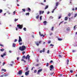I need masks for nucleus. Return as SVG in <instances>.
Returning <instances> with one entry per match:
<instances>
[{
  "label": "nucleus",
  "mask_w": 77,
  "mask_h": 77,
  "mask_svg": "<svg viewBox=\"0 0 77 77\" xmlns=\"http://www.w3.org/2000/svg\"><path fill=\"white\" fill-rule=\"evenodd\" d=\"M26 48V47L25 45H23L19 47V50L21 51H24Z\"/></svg>",
  "instance_id": "nucleus-1"
},
{
  "label": "nucleus",
  "mask_w": 77,
  "mask_h": 77,
  "mask_svg": "<svg viewBox=\"0 0 77 77\" xmlns=\"http://www.w3.org/2000/svg\"><path fill=\"white\" fill-rule=\"evenodd\" d=\"M17 26L20 29H21L23 28V26L22 25H20V24L17 25Z\"/></svg>",
  "instance_id": "nucleus-2"
},
{
  "label": "nucleus",
  "mask_w": 77,
  "mask_h": 77,
  "mask_svg": "<svg viewBox=\"0 0 77 77\" xmlns=\"http://www.w3.org/2000/svg\"><path fill=\"white\" fill-rule=\"evenodd\" d=\"M42 42V41H40L39 42H35V44L37 46H38L39 45V44H41Z\"/></svg>",
  "instance_id": "nucleus-3"
},
{
  "label": "nucleus",
  "mask_w": 77,
  "mask_h": 77,
  "mask_svg": "<svg viewBox=\"0 0 77 77\" xmlns=\"http://www.w3.org/2000/svg\"><path fill=\"white\" fill-rule=\"evenodd\" d=\"M29 72H30L29 71H28L27 72H25V75L27 76V75H29Z\"/></svg>",
  "instance_id": "nucleus-4"
},
{
  "label": "nucleus",
  "mask_w": 77,
  "mask_h": 77,
  "mask_svg": "<svg viewBox=\"0 0 77 77\" xmlns=\"http://www.w3.org/2000/svg\"><path fill=\"white\" fill-rule=\"evenodd\" d=\"M18 74H19V75H21V74H23V71L22 70H20L19 71Z\"/></svg>",
  "instance_id": "nucleus-5"
},
{
  "label": "nucleus",
  "mask_w": 77,
  "mask_h": 77,
  "mask_svg": "<svg viewBox=\"0 0 77 77\" xmlns=\"http://www.w3.org/2000/svg\"><path fill=\"white\" fill-rule=\"evenodd\" d=\"M19 39L18 41L19 42H22V38H21V37L20 36H19Z\"/></svg>",
  "instance_id": "nucleus-6"
},
{
  "label": "nucleus",
  "mask_w": 77,
  "mask_h": 77,
  "mask_svg": "<svg viewBox=\"0 0 77 77\" xmlns=\"http://www.w3.org/2000/svg\"><path fill=\"white\" fill-rule=\"evenodd\" d=\"M30 56H29V55L28 54L27 56H26V60L27 59H28L29 60L30 59Z\"/></svg>",
  "instance_id": "nucleus-7"
},
{
  "label": "nucleus",
  "mask_w": 77,
  "mask_h": 77,
  "mask_svg": "<svg viewBox=\"0 0 77 77\" xmlns=\"http://www.w3.org/2000/svg\"><path fill=\"white\" fill-rule=\"evenodd\" d=\"M50 67V71H51V69H54V66H53V65H51Z\"/></svg>",
  "instance_id": "nucleus-8"
},
{
  "label": "nucleus",
  "mask_w": 77,
  "mask_h": 77,
  "mask_svg": "<svg viewBox=\"0 0 77 77\" xmlns=\"http://www.w3.org/2000/svg\"><path fill=\"white\" fill-rule=\"evenodd\" d=\"M42 71V69H39L38 70L37 74H39V72H41Z\"/></svg>",
  "instance_id": "nucleus-9"
},
{
  "label": "nucleus",
  "mask_w": 77,
  "mask_h": 77,
  "mask_svg": "<svg viewBox=\"0 0 77 77\" xmlns=\"http://www.w3.org/2000/svg\"><path fill=\"white\" fill-rule=\"evenodd\" d=\"M39 35L40 36H43V37L44 38V36H45V35H43V34H42L41 35V32H39Z\"/></svg>",
  "instance_id": "nucleus-10"
},
{
  "label": "nucleus",
  "mask_w": 77,
  "mask_h": 77,
  "mask_svg": "<svg viewBox=\"0 0 77 77\" xmlns=\"http://www.w3.org/2000/svg\"><path fill=\"white\" fill-rule=\"evenodd\" d=\"M59 2H57L56 3V7L58 6V5H59Z\"/></svg>",
  "instance_id": "nucleus-11"
},
{
  "label": "nucleus",
  "mask_w": 77,
  "mask_h": 77,
  "mask_svg": "<svg viewBox=\"0 0 77 77\" xmlns=\"http://www.w3.org/2000/svg\"><path fill=\"white\" fill-rule=\"evenodd\" d=\"M12 46L13 47H15V46H16V44L15 43H13Z\"/></svg>",
  "instance_id": "nucleus-12"
},
{
  "label": "nucleus",
  "mask_w": 77,
  "mask_h": 77,
  "mask_svg": "<svg viewBox=\"0 0 77 77\" xmlns=\"http://www.w3.org/2000/svg\"><path fill=\"white\" fill-rule=\"evenodd\" d=\"M3 55L4 56H6V52H5L3 54Z\"/></svg>",
  "instance_id": "nucleus-13"
},
{
  "label": "nucleus",
  "mask_w": 77,
  "mask_h": 77,
  "mask_svg": "<svg viewBox=\"0 0 77 77\" xmlns=\"http://www.w3.org/2000/svg\"><path fill=\"white\" fill-rule=\"evenodd\" d=\"M43 23H44V25H46V24H47V21H45L43 22Z\"/></svg>",
  "instance_id": "nucleus-14"
},
{
  "label": "nucleus",
  "mask_w": 77,
  "mask_h": 77,
  "mask_svg": "<svg viewBox=\"0 0 77 77\" xmlns=\"http://www.w3.org/2000/svg\"><path fill=\"white\" fill-rule=\"evenodd\" d=\"M65 21H67V20H68V17H66L65 18Z\"/></svg>",
  "instance_id": "nucleus-15"
},
{
  "label": "nucleus",
  "mask_w": 77,
  "mask_h": 77,
  "mask_svg": "<svg viewBox=\"0 0 77 77\" xmlns=\"http://www.w3.org/2000/svg\"><path fill=\"white\" fill-rule=\"evenodd\" d=\"M67 31H69V27H68L66 28Z\"/></svg>",
  "instance_id": "nucleus-16"
},
{
  "label": "nucleus",
  "mask_w": 77,
  "mask_h": 77,
  "mask_svg": "<svg viewBox=\"0 0 77 77\" xmlns=\"http://www.w3.org/2000/svg\"><path fill=\"white\" fill-rule=\"evenodd\" d=\"M68 64H69V60L67 59V65H68Z\"/></svg>",
  "instance_id": "nucleus-17"
},
{
  "label": "nucleus",
  "mask_w": 77,
  "mask_h": 77,
  "mask_svg": "<svg viewBox=\"0 0 77 77\" xmlns=\"http://www.w3.org/2000/svg\"><path fill=\"white\" fill-rule=\"evenodd\" d=\"M2 70L3 71H4V72H6V69H2Z\"/></svg>",
  "instance_id": "nucleus-18"
},
{
  "label": "nucleus",
  "mask_w": 77,
  "mask_h": 77,
  "mask_svg": "<svg viewBox=\"0 0 77 77\" xmlns=\"http://www.w3.org/2000/svg\"><path fill=\"white\" fill-rule=\"evenodd\" d=\"M48 8V5H46L45 8V9H47V8Z\"/></svg>",
  "instance_id": "nucleus-19"
},
{
  "label": "nucleus",
  "mask_w": 77,
  "mask_h": 77,
  "mask_svg": "<svg viewBox=\"0 0 77 77\" xmlns=\"http://www.w3.org/2000/svg\"><path fill=\"white\" fill-rule=\"evenodd\" d=\"M5 50V49H0V51H4Z\"/></svg>",
  "instance_id": "nucleus-20"
},
{
  "label": "nucleus",
  "mask_w": 77,
  "mask_h": 77,
  "mask_svg": "<svg viewBox=\"0 0 77 77\" xmlns=\"http://www.w3.org/2000/svg\"><path fill=\"white\" fill-rule=\"evenodd\" d=\"M49 65V63H46V66L47 67Z\"/></svg>",
  "instance_id": "nucleus-21"
},
{
  "label": "nucleus",
  "mask_w": 77,
  "mask_h": 77,
  "mask_svg": "<svg viewBox=\"0 0 77 77\" xmlns=\"http://www.w3.org/2000/svg\"><path fill=\"white\" fill-rule=\"evenodd\" d=\"M22 58L23 59H26V56L25 55H23L22 57Z\"/></svg>",
  "instance_id": "nucleus-22"
},
{
  "label": "nucleus",
  "mask_w": 77,
  "mask_h": 77,
  "mask_svg": "<svg viewBox=\"0 0 77 77\" xmlns=\"http://www.w3.org/2000/svg\"><path fill=\"white\" fill-rule=\"evenodd\" d=\"M22 10L23 12H25L26 11V9L24 8L22 9Z\"/></svg>",
  "instance_id": "nucleus-23"
},
{
  "label": "nucleus",
  "mask_w": 77,
  "mask_h": 77,
  "mask_svg": "<svg viewBox=\"0 0 77 77\" xmlns=\"http://www.w3.org/2000/svg\"><path fill=\"white\" fill-rule=\"evenodd\" d=\"M29 13H27L26 14V15H29Z\"/></svg>",
  "instance_id": "nucleus-24"
},
{
  "label": "nucleus",
  "mask_w": 77,
  "mask_h": 77,
  "mask_svg": "<svg viewBox=\"0 0 77 77\" xmlns=\"http://www.w3.org/2000/svg\"><path fill=\"white\" fill-rule=\"evenodd\" d=\"M53 61L52 60H51L50 61V62H49V63H53Z\"/></svg>",
  "instance_id": "nucleus-25"
},
{
  "label": "nucleus",
  "mask_w": 77,
  "mask_h": 77,
  "mask_svg": "<svg viewBox=\"0 0 77 77\" xmlns=\"http://www.w3.org/2000/svg\"><path fill=\"white\" fill-rule=\"evenodd\" d=\"M77 25H75V26H74V29H76V28H77Z\"/></svg>",
  "instance_id": "nucleus-26"
},
{
  "label": "nucleus",
  "mask_w": 77,
  "mask_h": 77,
  "mask_svg": "<svg viewBox=\"0 0 77 77\" xmlns=\"http://www.w3.org/2000/svg\"><path fill=\"white\" fill-rule=\"evenodd\" d=\"M54 74V72H52V73H50V74L51 75H53Z\"/></svg>",
  "instance_id": "nucleus-27"
},
{
  "label": "nucleus",
  "mask_w": 77,
  "mask_h": 77,
  "mask_svg": "<svg viewBox=\"0 0 77 77\" xmlns=\"http://www.w3.org/2000/svg\"><path fill=\"white\" fill-rule=\"evenodd\" d=\"M39 15L37 16L36 17V18H37V19H38V18H39Z\"/></svg>",
  "instance_id": "nucleus-28"
},
{
  "label": "nucleus",
  "mask_w": 77,
  "mask_h": 77,
  "mask_svg": "<svg viewBox=\"0 0 77 77\" xmlns=\"http://www.w3.org/2000/svg\"><path fill=\"white\" fill-rule=\"evenodd\" d=\"M29 69V68L28 67H26V69L25 71H28Z\"/></svg>",
  "instance_id": "nucleus-29"
},
{
  "label": "nucleus",
  "mask_w": 77,
  "mask_h": 77,
  "mask_svg": "<svg viewBox=\"0 0 77 77\" xmlns=\"http://www.w3.org/2000/svg\"><path fill=\"white\" fill-rule=\"evenodd\" d=\"M2 12H3V10H2L1 9H0V14L2 13Z\"/></svg>",
  "instance_id": "nucleus-30"
},
{
  "label": "nucleus",
  "mask_w": 77,
  "mask_h": 77,
  "mask_svg": "<svg viewBox=\"0 0 77 77\" xmlns=\"http://www.w3.org/2000/svg\"><path fill=\"white\" fill-rule=\"evenodd\" d=\"M48 44H50L51 43V41L50 40L48 42Z\"/></svg>",
  "instance_id": "nucleus-31"
},
{
  "label": "nucleus",
  "mask_w": 77,
  "mask_h": 77,
  "mask_svg": "<svg viewBox=\"0 0 77 77\" xmlns=\"http://www.w3.org/2000/svg\"><path fill=\"white\" fill-rule=\"evenodd\" d=\"M71 15V13H69V14H68V16L69 17H70Z\"/></svg>",
  "instance_id": "nucleus-32"
},
{
  "label": "nucleus",
  "mask_w": 77,
  "mask_h": 77,
  "mask_svg": "<svg viewBox=\"0 0 77 77\" xmlns=\"http://www.w3.org/2000/svg\"><path fill=\"white\" fill-rule=\"evenodd\" d=\"M58 41H62V39H61V38H58Z\"/></svg>",
  "instance_id": "nucleus-33"
},
{
  "label": "nucleus",
  "mask_w": 77,
  "mask_h": 77,
  "mask_svg": "<svg viewBox=\"0 0 77 77\" xmlns=\"http://www.w3.org/2000/svg\"><path fill=\"white\" fill-rule=\"evenodd\" d=\"M41 14H42V11H39V14L41 15Z\"/></svg>",
  "instance_id": "nucleus-34"
},
{
  "label": "nucleus",
  "mask_w": 77,
  "mask_h": 77,
  "mask_svg": "<svg viewBox=\"0 0 77 77\" xmlns=\"http://www.w3.org/2000/svg\"><path fill=\"white\" fill-rule=\"evenodd\" d=\"M77 16V14H75V16H74V17H76Z\"/></svg>",
  "instance_id": "nucleus-35"
},
{
  "label": "nucleus",
  "mask_w": 77,
  "mask_h": 77,
  "mask_svg": "<svg viewBox=\"0 0 77 77\" xmlns=\"http://www.w3.org/2000/svg\"><path fill=\"white\" fill-rule=\"evenodd\" d=\"M25 53V51H23L22 52V54L23 55H24V54Z\"/></svg>",
  "instance_id": "nucleus-36"
},
{
  "label": "nucleus",
  "mask_w": 77,
  "mask_h": 77,
  "mask_svg": "<svg viewBox=\"0 0 77 77\" xmlns=\"http://www.w3.org/2000/svg\"><path fill=\"white\" fill-rule=\"evenodd\" d=\"M53 29H54V27H52V28H51V30H52V31H53V30H54Z\"/></svg>",
  "instance_id": "nucleus-37"
},
{
  "label": "nucleus",
  "mask_w": 77,
  "mask_h": 77,
  "mask_svg": "<svg viewBox=\"0 0 77 77\" xmlns=\"http://www.w3.org/2000/svg\"><path fill=\"white\" fill-rule=\"evenodd\" d=\"M50 46L52 47H54V45H53V44H51Z\"/></svg>",
  "instance_id": "nucleus-38"
},
{
  "label": "nucleus",
  "mask_w": 77,
  "mask_h": 77,
  "mask_svg": "<svg viewBox=\"0 0 77 77\" xmlns=\"http://www.w3.org/2000/svg\"><path fill=\"white\" fill-rule=\"evenodd\" d=\"M42 16H41L40 18V20H42Z\"/></svg>",
  "instance_id": "nucleus-39"
},
{
  "label": "nucleus",
  "mask_w": 77,
  "mask_h": 77,
  "mask_svg": "<svg viewBox=\"0 0 77 77\" xmlns=\"http://www.w3.org/2000/svg\"><path fill=\"white\" fill-rule=\"evenodd\" d=\"M23 43H21V42H19V44L20 45H21Z\"/></svg>",
  "instance_id": "nucleus-40"
},
{
  "label": "nucleus",
  "mask_w": 77,
  "mask_h": 77,
  "mask_svg": "<svg viewBox=\"0 0 77 77\" xmlns=\"http://www.w3.org/2000/svg\"><path fill=\"white\" fill-rule=\"evenodd\" d=\"M28 10L29 11H31V9H30V8H28Z\"/></svg>",
  "instance_id": "nucleus-41"
},
{
  "label": "nucleus",
  "mask_w": 77,
  "mask_h": 77,
  "mask_svg": "<svg viewBox=\"0 0 77 77\" xmlns=\"http://www.w3.org/2000/svg\"><path fill=\"white\" fill-rule=\"evenodd\" d=\"M23 30H24L25 31H26V28L25 27L24 28H23Z\"/></svg>",
  "instance_id": "nucleus-42"
},
{
  "label": "nucleus",
  "mask_w": 77,
  "mask_h": 77,
  "mask_svg": "<svg viewBox=\"0 0 77 77\" xmlns=\"http://www.w3.org/2000/svg\"><path fill=\"white\" fill-rule=\"evenodd\" d=\"M45 48H44L43 49V52H45Z\"/></svg>",
  "instance_id": "nucleus-43"
},
{
  "label": "nucleus",
  "mask_w": 77,
  "mask_h": 77,
  "mask_svg": "<svg viewBox=\"0 0 77 77\" xmlns=\"http://www.w3.org/2000/svg\"><path fill=\"white\" fill-rule=\"evenodd\" d=\"M17 41V39H15L14 40V42H16Z\"/></svg>",
  "instance_id": "nucleus-44"
},
{
  "label": "nucleus",
  "mask_w": 77,
  "mask_h": 77,
  "mask_svg": "<svg viewBox=\"0 0 77 77\" xmlns=\"http://www.w3.org/2000/svg\"><path fill=\"white\" fill-rule=\"evenodd\" d=\"M70 72H71V73H72V72H73V71H72V70H70Z\"/></svg>",
  "instance_id": "nucleus-45"
},
{
  "label": "nucleus",
  "mask_w": 77,
  "mask_h": 77,
  "mask_svg": "<svg viewBox=\"0 0 77 77\" xmlns=\"http://www.w3.org/2000/svg\"><path fill=\"white\" fill-rule=\"evenodd\" d=\"M53 34V32H51L50 34V36H51V35H52Z\"/></svg>",
  "instance_id": "nucleus-46"
},
{
  "label": "nucleus",
  "mask_w": 77,
  "mask_h": 77,
  "mask_svg": "<svg viewBox=\"0 0 77 77\" xmlns=\"http://www.w3.org/2000/svg\"><path fill=\"white\" fill-rule=\"evenodd\" d=\"M55 9H54L53 10V11H52V13H54V11H55Z\"/></svg>",
  "instance_id": "nucleus-47"
},
{
  "label": "nucleus",
  "mask_w": 77,
  "mask_h": 77,
  "mask_svg": "<svg viewBox=\"0 0 77 77\" xmlns=\"http://www.w3.org/2000/svg\"><path fill=\"white\" fill-rule=\"evenodd\" d=\"M47 53H48V54H49V53H50V51H49V50L48 51Z\"/></svg>",
  "instance_id": "nucleus-48"
},
{
  "label": "nucleus",
  "mask_w": 77,
  "mask_h": 77,
  "mask_svg": "<svg viewBox=\"0 0 77 77\" xmlns=\"http://www.w3.org/2000/svg\"><path fill=\"white\" fill-rule=\"evenodd\" d=\"M42 52H43V51H40V53H42Z\"/></svg>",
  "instance_id": "nucleus-49"
},
{
  "label": "nucleus",
  "mask_w": 77,
  "mask_h": 77,
  "mask_svg": "<svg viewBox=\"0 0 77 77\" xmlns=\"http://www.w3.org/2000/svg\"><path fill=\"white\" fill-rule=\"evenodd\" d=\"M0 46H1V47H3V45L2 44H0Z\"/></svg>",
  "instance_id": "nucleus-50"
},
{
  "label": "nucleus",
  "mask_w": 77,
  "mask_h": 77,
  "mask_svg": "<svg viewBox=\"0 0 77 77\" xmlns=\"http://www.w3.org/2000/svg\"><path fill=\"white\" fill-rule=\"evenodd\" d=\"M15 21H18V19H15L14 20Z\"/></svg>",
  "instance_id": "nucleus-51"
},
{
  "label": "nucleus",
  "mask_w": 77,
  "mask_h": 77,
  "mask_svg": "<svg viewBox=\"0 0 77 77\" xmlns=\"http://www.w3.org/2000/svg\"><path fill=\"white\" fill-rule=\"evenodd\" d=\"M36 72H37V71L36 70H35L34 71V73H36Z\"/></svg>",
  "instance_id": "nucleus-52"
},
{
  "label": "nucleus",
  "mask_w": 77,
  "mask_h": 77,
  "mask_svg": "<svg viewBox=\"0 0 77 77\" xmlns=\"http://www.w3.org/2000/svg\"><path fill=\"white\" fill-rule=\"evenodd\" d=\"M35 66H39V64H36L35 65Z\"/></svg>",
  "instance_id": "nucleus-53"
},
{
  "label": "nucleus",
  "mask_w": 77,
  "mask_h": 77,
  "mask_svg": "<svg viewBox=\"0 0 77 77\" xmlns=\"http://www.w3.org/2000/svg\"><path fill=\"white\" fill-rule=\"evenodd\" d=\"M5 63V62H4V63H2V65H5V63Z\"/></svg>",
  "instance_id": "nucleus-54"
},
{
  "label": "nucleus",
  "mask_w": 77,
  "mask_h": 77,
  "mask_svg": "<svg viewBox=\"0 0 77 77\" xmlns=\"http://www.w3.org/2000/svg\"><path fill=\"white\" fill-rule=\"evenodd\" d=\"M8 74L4 75V76L5 77H6V76H8Z\"/></svg>",
  "instance_id": "nucleus-55"
},
{
  "label": "nucleus",
  "mask_w": 77,
  "mask_h": 77,
  "mask_svg": "<svg viewBox=\"0 0 77 77\" xmlns=\"http://www.w3.org/2000/svg\"><path fill=\"white\" fill-rule=\"evenodd\" d=\"M20 59V58L19 57H17V60H19V59Z\"/></svg>",
  "instance_id": "nucleus-56"
},
{
  "label": "nucleus",
  "mask_w": 77,
  "mask_h": 77,
  "mask_svg": "<svg viewBox=\"0 0 77 77\" xmlns=\"http://www.w3.org/2000/svg\"><path fill=\"white\" fill-rule=\"evenodd\" d=\"M13 14L14 15H15V11L13 12Z\"/></svg>",
  "instance_id": "nucleus-57"
},
{
  "label": "nucleus",
  "mask_w": 77,
  "mask_h": 77,
  "mask_svg": "<svg viewBox=\"0 0 77 77\" xmlns=\"http://www.w3.org/2000/svg\"><path fill=\"white\" fill-rule=\"evenodd\" d=\"M1 77H5V75H1Z\"/></svg>",
  "instance_id": "nucleus-58"
},
{
  "label": "nucleus",
  "mask_w": 77,
  "mask_h": 77,
  "mask_svg": "<svg viewBox=\"0 0 77 77\" xmlns=\"http://www.w3.org/2000/svg\"><path fill=\"white\" fill-rule=\"evenodd\" d=\"M59 19H60V18H61V16H60L59 17Z\"/></svg>",
  "instance_id": "nucleus-59"
},
{
  "label": "nucleus",
  "mask_w": 77,
  "mask_h": 77,
  "mask_svg": "<svg viewBox=\"0 0 77 77\" xmlns=\"http://www.w3.org/2000/svg\"><path fill=\"white\" fill-rule=\"evenodd\" d=\"M24 60L23 59H22V60H21V61H24Z\"/></svg>",
  "instance_id": "nucleus-60"
},
{
  "label": "nucleus",
  "mask_w": 77,
  "mask_h": 77,
  "mask_svg": "<svg viewBox=\"0 0 77 77\" xmlns=\"http://www.w3.org/2000/svg\"><path fill=\"white\" fill-rule=\"evenodd\" d=\"M1 57H4V55H1Z\"/></svg>",
  "instance_id": "nucleus-61"
},
{
  "label": "nucleus",
  "mask_w": 77,
  "mask_h": 77,
  "mask_svg": "<svg viewBox=\"0 0 77 77\" xmlns=\"http://www.w3.org/2000/svg\"><path fill=\"white\" fill-rule=\"evenodd\" d=\"M30 60H29V59H28V63H30Z\"/></svg>",
  "instance_id": "nucleus-62"
},
{
  "label": "nucleus",
  "mask_w": 77,
  "mask_h": 77,
  "mask_svg": "<svg viewBox=\"0 0 77 77\" xmlns=\"http://www.w3.org/2000/svg\"><path fill=\"white\" fill-rule=\"evenodd\" d=\"M59 57H62V56H61V55H59Z\"/></svg>",
  "instance_id": "nucleus-63"
},
{
  "label": "nucleus",
  "mask_w": 77,
  "mask_h": 77,
  "mask_svg": "<svg viewBox=\"0 0 77 77\" xmlns=\"http://www.w3.org/2000/svg\"><path fill=\"white\" fill-rule=\"evenodd\" d=\"M54 9H55H55H57V7L56 6Z\"/></svg>",
  "instance_id": "nucleus-64"
}]
</instances>
